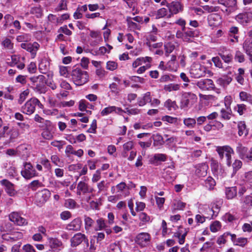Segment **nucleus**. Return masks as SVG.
I'll return each instance as SVG.
<instances>
[{"label":"nucleus","instance_id":"35","mask_svg":"<svg viewBox=\"0 0 252 252\" xmlns=\"http://www.w3.org/2000/svg\"><path fill=\"white\" fill-rule=\"evenodd\" d=\"M243 48L247 55L252 57V40H246L243 44Z\"/></svg>","mask_w":252,"mask_h":252},{"label":"nucleus","instance_id":"34","mask_svg":"<svg viewBox=\"0 0 252 252\" xmlns=\"http://www.w3.org/2000/svg\"><path fill=\"white\" fill-rule=\"evenodd\" d=\"M164 90L166 92L177 91L180 89V85L175 83H170L164 86Z\"/></svg>","mask_w":252,"mask_h":252},{"label":"nucleus","instance_id":"26","mask_svg":"<svg viewBox=\"0 0 252 252\" xmlns=\"http://www.w3.org/2000/svg\"><path fill=\"white\" fill-rule=\"evenodd\" d=\"M238 134L240 136H246L248 134V130L244 122L241 121L238 124Z\"/></svg>","mask_w":252,"mask_h":252},{"label":"nucleus","instance_id":"14","mask_svg":"<svg viewBox=\"0 0 252 252\" xmlns=\"http://www.w3.org/2000/svg\"><path fill=\"white\" fill-rule=\"evenodd\" d=\"M83 241L88 243V240L85 234L81 233H77L70 239L71 246L72 247H76Z\"/></svg>","mask_w":252,"mask_h":252},{"label":"nucleus","instance_id":"38","mask_svg":"<svg viewBox=\"0 0 252 252\" xmlns=\"http://www.w3.org/2000/svg\"><path fill=\"white\" fill-rule=\"evenodd\" d=\"M236 20L242 23L245 24L249 22V20L247 13H241L239 14L236 17Z\"/></svg>","mask_w":252,"mask_h":252},{"label":"nucleus","instance_id":"58","mask_svg":"<svg viewBox=\"0 0 252 252\" xmlns=\"http://www.w3.org/2000/svg\"><path fill=\"white\" fill-rule=\"evenodd\" d=\"M30 91L29 89H26L22 93H21L20 94V97L19 99V102L21 104L22 103L27 97L28 95L29 94Z\"/></svg>","mask_w":252,"mask_h":252},{"label":"nucleus","instance_id":"59","mask_svg":"<svg viewBox=\"0 0 252 252\" xmlns=\"http://www.w3.org/2000/svg\"><path fill=\"white\" fill-rule=\"evenodd\" d=\"M235 60L239 63L244 62L245 61V57L244 54L239 51H236L235 55Z\"/></svg>","mask_w":252,"mask_h":252},{"label":"nucleus","instance_id":"4","mask_svg":"<svg viewBox=\"0 0 252 252\" xmlns=\"http://www.w3.org/2000/svg\"><path fill=\"white\" fill-rule=\"evenodd\" d=\"M218 3L224 6L221 10L227 14L233 12L236 7V0H218Z\"/></svg>","mask_w":252,"mask_h":252},{"label":"nucleus","instance_id":"32","mask_svg":"<svg viewBox=\"0 0 252 252\" xmlns=\"http://www.w3.org/2000/svg\"><path fill=\"white\" fill-rule=\"evenodd\" d=\"M49 67V63L46 60L41 61L38 65L39 71L43 74L47 73Z\"/></svg>","mask_w":252,"mask_h":252},{"label":"nucleus","instance_id":"7","mask_svg":"<svg viewBox=\"0 0 252 252\" xmlns=\"http://www.w3.org/2000/svg\"><path fill=\"white\" fill-rule=\"evenodd\" d=\"M206 68L199 63H193L190 69V74L194 78H200L205 74Z\"/></svg>","mask_w":252,"mask_h":252},{"label":"nucleus","instance_id":"49","mask_svg":"<svg viewBox=\"0 0 252 252\" xmlns=\"http://www.w3.org/2000/svg\"><path fill=\"white\" fill-rule=\"evenodd\" d=\"M76 204V202L72 199H66L64 202V206L69 209L75 208Z\"/></svg>","mask_w":252,"mask_h":252},{"label":"nucleus","instance_id":"56","mask_svg":"<svg viewBox=\"0 0 252 252\" xmlns=\"http://www.w3.org/2000/svg\"><path fill=\"white\" fill-rule=\"evenodd\" d=\"M168 10L165 8L159 9L156 14V19H159L166 16L167 14Z\"/></svg>","mask_w":252,"mask_h":252},{"label":"nucleus","instance_id":"41","mask_svg":"<svg viewBox=\"0 0 252 252\" xmlns=\"http://www.w3.org/2000/svg\"><path fill=\"white\" fill-rule=\"evenodd\" d=\"M221 227V225L219 221L216 220L213 221L210 225V230L212 232H216L219 231Z\"/></svg>","mask_w":252,"mask_h":252},{"label":"nucleus","instance_id":"13","mask_svg":"<svg viewBox=\"0 0 252 252\" xmlns=\"http://www.w3.org/2000/svg\"><path fill=\"white\" fill-rule=\"evenodd\" d=\"M10 220L19 226H24L28 224V221L22 217L17 212H12L9 215Z\"/></svg>","mask_w":252,"mask_h":252},{"label":"nucleus","instance_id":"57","mask_svg":"<svg viewBox=\"0 0 252 252\" xmlns=\"http://www.w3.org/2000/svg\"><path fill=\"white\" fill-rule=\"evenodd\" d=\"M166 175H164V178L168 182H171L175 179V175L172 171L167 170L166 171Z\"/></svg>","mask_w":252,"mask_h":252},{"label":"nucleus","instance_id":"62","mask_svg":"<svg viewBox=\"0 0 252 252\" xmlns=\"http://www.w3.org/2000/svg\"><path fill=\"white\" fill-rule=\"evenodd\" d=\"M221 117L222 119L228 120H230L231 117V112H227L225 109H222L220 111Z\"/></svg>","mask_w":252,"mask_h":252},{"label":"nucleus","instance_id":"16","mask_svg":"<svg viewBox=\"0 0 252 252\" xmlns=\"http://www.w3.org/2000/svg\"><path fill=\"white\" fill-rule=\"evenodd\" d=\"M10 58L11 61L8 63L9 65L12 66L17 64V67L20 69H22L25 67L23 62L25 60L24 57L21 58L19 55H12Z\"/></svg>","mask_w":252,"mask_h":252},{"label":"nucleus","instance_id":"8","mask_svg":"<svg viewBox=\"0 0 252 252\" xmlns=\"http://www.w3.org/2000/svg\"><path fill=\"white\" fill-rule=\"evenodd\" d=\"M84 181H80L77 187V193L78 195L92 193L94 191L93 188L89 186L86 182V177H84Z\"/></svg>","mask_w":252,"mask_h":252},{"label":"nucleus","instance_id":"2","mask_svg":"<svg viewBox=\"0 0 252 252\" xmlns=\"http://www.w3.org/2000/svg\"><path fill=\"white\" fill-rule=\"evenodd\" d=\"M36 106H38L40 108H43V105L38 99L31 98L22 107V112L27 115H31L34 113Z\"/></svg>","mask_w":252,"mask_h":252},{"label":"nucleus","instance_id":"18","mask_svg":"<svg viewBox=\"0 0 252 252\" xmlns=\"http://www.w3.org/2000/svg\"><path fill=\"white\" fill-rule=\"evenodd\" d=\"M82 225V220L80 218H77L68 223L65 228L68 230L78 231Z\"/></svg>","mask_w":252,"mask_h":252},{"label":"nucleus","instance_id":"48","mask_svg":"<svg viewBox=\"0 0 252 252\" xmlns=\"http://www.w3.org/2000/svg\"><path fill=\"white\" fill-rule=\"evenodd\" d=\"M248 242L247 239L246 238L240 237L237 238L235 241H234V245L239 246L241 247L245 246Z\"/></svg>","mask_w":252,"mask_h":252},{"label":"nucleus","instance_id":"25","mask_svg":"<svg viewBox=\"0 0 252 252\" xmlns=\"http://www.w3.org/2000/svg\"><path fill=\"white\" fill-rule=\"evenodd\" d=\"M184 41L190 42H191V38L196 37L199 34V32L197 30H189L185 31Z\"/></svg>","mask_w":252,"mask_h":252},{"label":"nucleus","instance_id":"29","mask_svg":"<svg viewBox=\"0 0 252 252\" xmlns=\"http://www.w3.org/2000/svg\"><path fill=\"white\" fill-rule=\"evenodd\" d=\"M108 252H122L120 243L116 241L111 243L107 248Z\"/></svg>","mask_w":252,"mask_h":252},{"label":"nucleus","instance_id":"33","mask_svg":"<svg viewBox=\"0 0 252 252\" xmlns=\"http://www.w3.org/2000/svg\"><path fill=\"white\" fill-rule=\"evenodd\" d=\"M176 56L172 55L171 60L167 63V68L170 70H176L177 68V63H176Z\"/></svg>","mask_w":252,"mask_h":252},{"label":"nucleus","instance_id":"24","mask_svg":"<svg viewBox=\"0 0 252 252\" xmlns=\"http://www.w3.org/2000/svg\"><path fill=\"white\" fill-rule=\"evenodd\" d=\"M208 166L205 164H201L197 166L195 173L199 177H204L207 175Z\"/></svg>","mask_w":252,"mask_h":252},{"label":"nucleus","instance_id":"40","mask_svg":"<svg viewBox=\"0 0 252 252\" xmlns=\"http://www.w3.org/2000/svg\"><path fill=\"white\" fill-rule=\"evenodd\" d=\"M186 203L180 200H176L173 203V209L184 210L186 207Z\"/></svg>","mask_w":252,"mask_h":252},{"label":"nucleus","instance_id":"50","mask_svg":"<svg viewBox=\"0 0 252 252\" xmlns=\"http://www.w3.org/2000/svg\"><path fill=\"white\" fill-rule=\"evenodd\" d=\"M96 223L97 224V227L95 228V230H101L104 229L106 225V223L104 219L100 218L96 220Z\"/></svg>","mask_w":252,"mask_h":252},{"label":"nucleus","instance_id":"30","mask_svg":"<svg viewBox=\"0 0 252 252\" xmlns=\"http://www.w3.org/2000/svg\"><path fill=\"white\" fill-rule=\"evenodd\" d=\"M237 194V189L235 187L226 188L225 189V194L228 199L234 198Z\"/></svg>","mask_w":252,"mask_h":252},{"label":"nucleus","instance_id":"55","mask_svg":"<svg viewBox=\"0 0 252 252\" xmlns=\"http://www.w3.org/2000/svg\"><path fill=\"white\" fill-rule=\"evenodd\" d=\"M161 120L170 124H175L177 122L178 119L177 118L172 117L169 116H164L162 117Z\"/></svg>","mask_w":252,"mask_h":252},{"label":"nucleus","instance_id":"19","mask_svg":"<svg viewBox=\"0 0 252 252\" xmlns=\"http://www.w3.org/2000/svg\"><path fill=\"white\" fill-rule=\"evenodd\" d=\"M226 163L228 166L232 165L233 169V174L235 173L242 165V161L237 158H227Z\"/></svg>","mask_w":252,"mask_h":252},{"label":"nucleus","instance_id":"63","mask_svg":"<svg viewBox=\"0 0 252 252\" xmlns=\"http://www.w3.org/2000/svg\"><path fill=\"white\" fill-rule=\"evenodd\" d=\"M251 95L245 92H241L239 94V97L240 99L243 101H248L249 100V98L251 97Z\"/></svg>","mask_w":252,"mask_h":252},{"label":"nucleus","instance_id":"45","mask_svg":"<svg viewBox=\"0 0 252 252\" xmlns=\"http://www.w3.org/2000/svg\"><path fill=\"white\" fill-rule=\"evenodd\" d=\"M85 227L86 230H89L93 224L94 221L90 217L85 216L84 217Z\"/></svg>","mask_w":252,"mask_h":252},{"label":"nucleus","instance_id":"60","mask_svg":"<svg viewBox=\"0 0 252 252\" xmlns=\"http://www.w3.org/2000/svg\"><path fill=\"white\" fill-rule=\"evenodd\" d=\"M155 199L158 208L161 210L165 202V198L164 197L155 196Z\"/></svg>","mask_w":252,"mask_h":252},{"label":"nucleus","instance_id":"28","mask_svg":"<svg viewBox=\"0 0 252 252\" xmlns=\"http://www.w3.org/2000/svg\"><path fill=\"white\" fill-rule=\"evenodd\" d=\"M140 225H143L152 221L151 217L145 212H142L139 214Z\"/></svg>","mask_w":252,"mask_h":252},{"label":"nucleus","instance_id":"22","mask_svg":"<svg viewBox=\"0 0 252 252\" xmlns=\"http://www.w3.org/2000/svg\"><path fill=\"white\" fill-rule=\"evenodd\" d=\"M252 207V194L246 196L242 202V209L245 210L250 209Z\"/></svg>","mask_w":252,"mask_h":252},{"label":"nucleus","instance_id":"42","mask_svg":"<svg viewBox=\"0 0 252 252\" xmlns=\"http://www.w3.org/2000/svg\"><path fill=\"white\" fill-rule=\"evenodd\" d=\"M41 186L42 183L38 180H34L29 185L28 188L32 190H36Z\"/></svg>","mask_w":252,"mask_h":252},{"label":"nucleus","instance_id":"37","mask_svg":"<svg viewBox=\"0 0 252 252\" xmlns=\"http://www.w3.org/2000/svg\"><path fill=\"white\" fill-rule=\"evenodd\" d=\"M184 125L189 128H193L196 125V120L193 118H188L184 119Z\"/></svg>","mask_w":252,"mask_h":252},{"label":"nucleus","instance_id":"10","mask_svg":"<svg viewBox=\"0 0 252 252\" xmlns=\"http://www.w3.org/2000/svg\"><path fill=\"white\" fill-rule=\"evenodd\" d=\"M216 151L220 157L223 158H231L233 156L234 152L232 148L229 146H218L217 147Z\"/></svg>","mask_w":252,"mask_h":252},{"label":"nucleus","instance_id":"52","mask_svg":"<svg viewBox=\"0 0 252 252\" xmlns=\"http://www.w3.org/2000/svg\"><path fill=\"white\" fill-rule=\"evenodd\" d=\"M232 79L231 77H224V78H220L218 80V82L223 86L228 85L231 81Z\"/></svg>","mask_w":252,"mask_h":252},{"label":"nucleus","instance_id":"5","mask_svg":"<svg viewBox=\"0 0 252 252\" xmlns=\"http://www.w3.org/2000/svg\"><path fill=\"white\" fill-rule=\"evenodd\" d=\"M47 246L50 248L47 252H59L63 248V243L57 238L49 237Z\"/></svg>","mask_w":252,"mask_h":252},{"label":"nucleus","instance_id":"1","mask_svg":"<svg viewBox=\"0 0 252 252\" xmlns=\"http://www.w3.org/2000/svg\"><path fill=\"white\" fill-rule=\"evenodd\" d=\"M72 79L76 85H82L89 81V76L87 71L75 68L71 71Z\"/></svg>","mask_w":252,"mask_h":252},{"label":"nucleus","instance_id":"54","mask_svg":"<svg viewBox=\"0 0 252 252\" xmlns=\"http://www.w3.org/2000/svg\"><path fill=\"white\" fill-rule=\"evenodd\" d=\"M229 234H230V233L226 232L220 236L217 239V244L219 245L224 244L226 242V238L228 236Z\"/></svg>","mask_w":252,"mask_h":252},{"label":"nucleus","instance_id":"27","mask_svg":"<svg viewBox=\"0 0 252 252\" xmlns=\"http://www.w3.org/2000/svg\"><path fill=\"white\" fill-rule=\"evenodd\" d=\"M118 110L119 112L122 111L121 108L116 107L114 106H108L103 109L100 112L102 116L108 115Z\"/></svg>","mask_w":252,"mask_h":252},{"label":"nucleus","instance_id":"17","mask_svg":"<svg viewBox=\"0 0 252 252\" xmlns=\"http://www.w3.org/2000/svg\"><path fill=\"white\" fill-rule=\"evenodd\" d=\"M188 229L180 227L178 231L174 234V237L178 239L180 245H183L185 242V238L188 233Z\"/></svg>","mask_w":252,"mask_h":252},{"label":"nucleus","instance_id":"61","mask_svg":"<svg viewBox=\"0 0 252 252\" xmlns=\"http://www.w3.org/2000/svg\"><path fill=\"white\" fill-rule=\"evenodd\" d=\"M117 67V63L115 62L109 61L106 63V68L108 70L113 71L116 69Z\"/></svg>","mask_w":252,"mask_h":252},{"label":"nucleus","instance_id":"53","mask_svg":"<svg viewBox=\"0 0 252 252\" xmlns=\"http://www.w3.org/2000/svg\"><path fill=\"white\" fill-rule=\"evenodd\" d=\"M53 130L44 129L42 136L45 139H51L53 137Z\"/></svg>","mask_w":252,"mask_h":252},{"label":"nucleus","instance_id":"11","mask_svg":"<svg viewBox=\"0 0 252 252\" xmlns=\"http://www.w3.org/2000/svg\"><path fill=\"white\" fill-rule=\"evenodd\" d=\"M196 85L202 91L211 90L215 88L213 81L210 79H201L196 83Z\"/></svg>","mask_w":252,"mask_h":252},{"label":"nucleus","instance_id":"12","mask_svg":"<svg viewBox=\"0 0 252 252\" xmlns=\"http://www.w3.org/2000/svg\"><path fill=\"white\" fill-rule=\"evenodd\" d=\"M51 196V193L48 189H44L39 191L36 195V202L38 205H41L46 202Z\"/></svg>","mask_w":252,"mask_h":252},{"label":"nucleus","instance_id":"23","mask_svg":"<svg viewBox=\"0 0 252 252\" xmlns=\"http://www.w3.org/2000/svg\"><path fill=\"white\" fill-rule=\"evenodd\" d=\"M150 101H151V93L147 92L138 99V104L140 106H143L147 103H150Z\"/></svg>","mask_w":252,"mask_h":252},{"label":"nucleus","instance_id":"46","mask_svg":"<svg viewBox=\"0 0 252 252\" xmlns=\"http://www.w3.org/2000/svg\"><path fill=\"white\" fill-rule=\"evenodd\" d=\"M205 185L209 189H212L216 185V182L213 178L209 177L205 181Z\"/></svg>","mask_w":252,"mask_h":252},{"label":"nucleus","instance_id":"6","mask_svg":"<svg viewBox=\"0 0 252 252\" xmlns=\"http://www.w3.org/2000/svg\"><path fill=\"white\" fill-rule=\"evenodd\" d=\"M151 236L148 233L142 232L138 234L135 239V242L141 248L148 246L150 243Z\"/></svg>","mask_w":252,"mask_h":252},{"label":"nucleus","instance_id":"36","mask_svg":"<svg viewBox=\"0 0 252 252\" xmlns=\"http://www.w3.org/2000/svg\"><path fill=\"white\" fill-rule=\"evenodd\" d=\"M39 46V44L36 42H33L32 44L29 43L27 51L31 53L34 57Z\"/></svg>","mask_w":252,"mask_h":252},{"label":"nucleus","instance_id":"51","mask_svg":"<svg viewBox=\"0 0 252 252\" xmlns=\"http://www.w3.org/2000/svg\"><path fill=\"white\" fill-rule=\"evenodd\" d=\"M147 44L148 45L151 51H154V49H159L162 46V42L151 43L150 41L147 42Z\"/></svg>","mask_w":252,"mask_h":252},{"label":"nucleus","instance_id":"64","mask_svg":"<svg viewBox=\"0 0 252 252\" xmlns=\"http://www.w3.org/2000/svg\"><path fill=\"white\" fill-rule=\"evenodd\" d=\"M22 249L25 252H36L33 246L29 244L24 245Z\"/></svg>","mask_w":252,"mask_h":252},{"label":"nucleus","instance_id":"20","mask_svg":"<svg viewBox=\"0 0 252 252\" xmlns=\"http://www.w3.org/2000/svg\"><path fill=\"white\" fill-rule=\"evenodd\" d=\"M200 210H202V212L206 215L207 219H211L217 216L210 206L204 205L200 207Z\"/></svg>","mask_w":252,"mask_h":252},{"label":"nucleus","instance_id":"9","mask_svg":"<svg viewBox=\"0 0 252 252\" xmlns=\"http://www.w3.org/2000/svg\"><path fill=\"white\" fill-rule=\"evenodd\" d=\"M21 174L26 179H30L36 175V172L30 163H26L21 171Z\"/></svg>","mask_w":252,"mask_h":252},{"label":"nucleus","instance_id":"39","mask_svg":"<svg viewBox=\"0 0 252 252\" xmlns=\"http://www.w3.org/2000/svg\"><path fill=\"white\" fill-rule=\"evenodd\" d=\"M165 55L168 56L169 54L173 51L175 49V44L172 42H168L164 45Z\"/></svg>","mask_w":252,"mask_h":252},{"label":"nucleus","instance_id":"47","mask_svg":"<svg viewBox=\"0 0 252 252\" xmlns=\"http://www.w3.org/2000/svg\"><path fill=\"white\" fill-rule=\"evenodd\" d=\"M234 109L240 115H242L246 110V105L244 104H238Z\"/></svg>","mask_w":252,"mask_h":252},{"label":"nucleus","instance_id":"21","mask_svg":"<svg viewBox=\"0 0 252 252\" xmlns=\"http://www.w3.org/2000/svg\"><path fill=\"white\" fill-rule=\"evenodd\" d=\"M169 10L172 14H177L183 10V5L178 1H173L170 3Z\"/></svg>","mask_w":252,"mask_h":252},{"label":"nucleus","instance_id":"3","mask_svg":"<svg viewBox=\"0 0 252 252\" xmlns=\"http://www.w3.org/2000/svg\"><path fill=\"white\" fill-rule=\"evenodd\" d=\"M197 99L196 95L191 93H186L182 95L180 101V108L182 109L188 107L189 104H193L196 102Z\"/></svg>","mask_w":252,"mask_h":252},{"label":"nucleus","instance_id":"43","mask_svg":"<svg viewBox=\"0 0 252 252\" xmlns=\"http://www.w3.org/2000/svg\"><path fill=\"white\" fill-rule=\"evenodd\" d=\"M202 8L204 9V10L207 12L208 13L218 12L220 9L219 6H210L208 5L203 6Z\"/></svg>","mask_w":252,"mask_h":252},{"label":"nucleus","instance_id":"44","mask_svg":"<svg viewBox=\"0 0 252 252\" xmlns=\"http://www.w3.org/2000/svg\"><path fill=\"white\" fill-rule=\"evenodd\" d=\"M2 45L6 49L12 51L13 48V44L9 39L5 38L1 43Z\"/></svg>","mask_w":252,"mask_h":252},{"label":"nucleus","instance_id":"31","mask_svg":"<svg viewBox=\"0 0 252 252\" xmlns=\"http://www.w3.org/2000/svg\"><path fill=\"white\" fill-rule=\"evenodd\" d=\"M222 201L221 200H216L215 201H213L210 204V206L212 208V209L214 211L216 215H218L220 208L221 207V206L222 205Z\"/></svg>","mask_w":252,"mask_h":252},{"label":"nucleus","instance_id":"15","mask_svg":"<svg viewBox=\"0 0 252 252\" xmlns=\"http://www.w3.org/2000/svg\"><path fill=\"white\" fill-rule=\"evenodd\" d=\"M0 184L4 188L6 192L10 196H13L16 194V191L14 189V185L6 179L0 181Z\"/></svg>","mask_w":252,"mask_h":252}]
</instances>
